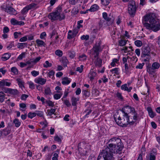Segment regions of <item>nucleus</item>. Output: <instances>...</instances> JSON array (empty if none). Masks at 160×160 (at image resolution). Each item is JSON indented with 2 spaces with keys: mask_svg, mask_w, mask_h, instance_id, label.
<instances>
[{
  "mask_svg": "<svg viewBox=\"0 0 160 160\" xmlns=\"http://www.w3.org/2000/svg\"><path fill=\"white\" fill-rule=\"evenodd\" d=\"M108 145L98 156L103 157H114V154L121 153L123 145L120 139L116 137L112 138L107 142Z\"/></svg>",
  "mask_w": 160,
  "mask_h": 160,
  "instance_id": "f257e3e1",
  "label": "nucleus"
},
{
  "mask_svg": "<svg viewBox=\"0 0 160 160\" xmlns=\"http://www.w3.org/2000/svg\"><path fill=\"white\" fill-rule=\"evenodd\" d=\"M142 21L144 26L147 29L154 32L160 29V22L154 13H150L144 15L142 18Z\"/></svg>",
  "mask_w": 160,
  "mask_h": 160,
  "instance_id": "f03ea898",
  "label": "nucleus"
},
{
  "mask_svg": "<svg viewBox=\"0 0 160 160\" xmlns=\"http://www.w3.org/2000/svg\"><path fill=\"white\" fill-rule=\"evenodd\" d=\"M126 109L129 110V113L130 114L129 116V124L133 125L136 123L139 119V116L137 111L134 107L129 106H127L125 107Z\"/></svg>",
  "mask_w": 160,
  "mask_h": 160,
  "instance_id": "7ed1b4c3",
  "label": "nucleus"
},
{
  "mask_svg": "<svg viewBox=\"0 0 160 160\" xmlns=\"http://www.w3.org/2000/svg\"><path fill=\"white\" fill-rule=\"evenodd\" d=\"M62 11V8L60 7H58L55 12L49 14L48 17L52 21L58 19L60 21L64 19L65 18V16L64 14H61Z\"/></svg>",
  "mask_w": 160,
  "mask_h": 160,
  "instance_id": "20e7f679",
  "label": "nucleus"
},
{
  "mask_svg": "<svg viewBox=\"0 0 160 160\" xmlns=\"http://www.w3.org/2000/svg\"><path fill=\"white\" fill-rule=\"evenodd\" d=\"M78 147L80 153L83 155H86L90 149V145L84 141L79 143Z\"/></svg>",
  "mask_w": 160,
  "mask_h": 160,
  "instance_id": "39448f33",
  "label": "nucleus"
},
{
  "mask_svg": "<svg viewBox=\"0 0 160 160\" xmlns=\"http://www.w3.org/2000/svg\"><path fill=\"white\" fill-rule=\"evenodd\" d=\"M128 12L131 16H133L135 14L137 8L135 2L134 0H131L129 2L128 5Z\"/></svg>",
  "mask_w": 160,
  "mask_h": 160,
  "instance_id": "423d86ee",
  "label": "nucleus"
},
{
  "mask_svg": "<svg viewBox=\"0 0 160 160\" xmlns=\"http://www.w3.org/2000/svg\"><path fill=\"white\" fill-rule=\"evenodd\" d=\"M102 49L100 43H96L91 51L92 55L94 56V57H96L98 56L99 53L102 51Z\"/></svg>",
  "mask_w": 160,
  "mask_h": 160,
  "instance_id": "0eeeda50",
  "label": "nucleus"
},
{
  "mask_svg": "<svg viewBox=\"0 0 160 160\" xmlns=\"http://www.w3.org/2000/svg\"><path fill=\"white\" fill-rule=\"evenodd\" d=\"M160 67V64L157 62L153 63L151 66L148 67L147 71L150 74H153L155 72V70L158 69Z\"/></svg>",
  "mask_w": 160,
  "mask_h": 160,
  "instance_id": "6e6552de",
  "label": "nucleus"
},
{
  "mask_svg": "<svg viewBox=\"0 0 160 160\" xmlns=\"http://www.w3.org/2000/svg\"><path fill=\"white\" fill-rule=\"evenodd\" d=\"M97 73L94 69V68H91L90 72L88 73V77L89 79V81L92 82L93 80L95 79L97 76Z\"/></svg>",
  "mask_w": 160,
  "mask_h": 160,
  "instance_id": "1a4fd4ad",
  "label": "nucleus"
},
{
  "mask_svg": "<svg viewBox=\"0 0 160 160\" xmlns=\"http://www.w3.org/2000/svg\"><path fill=\"white\" fill-rule=\"evenodd\" d=\"M114 119L117 124L119 126L123 127H127L125 124V121H124V120L123 119L122 117L121 118L119 116L117 118L114 117Z\"/></svg>",
  "mask_w": 160,
  "mask_h": 160,
  "instance_id": "9d476101",
  "label": "nucleus"
},
{
  "mask_svg": "<svg viewBox=\"0 0 160 160\" xmlns=\"http://www.w3.org/2000/svg\"><path fill=\"white\" fill-rule=\"evenodd\" d=\"M122 118L124 121H125V124L127 126L129 124V116L127 112H126L127 111H128V110L125 108L124 110H122Z\"/></svg>",
  "mask_w": 160,
  "mask_h": 160,
  "instance_id": "9b49d317",
  "label": "nucleus"
},
{
  "mask_svg": "<svg viewBox=\"0 0 160 160\" xmlns=\"http://www.w3.org/2000/svg\"><path fill=\"white\" fill-rule=\"evenodd\" d=\"M151 50L149 47H146L142 48L141 56L142 58H145L146 56H149Z\"/></svg>",
  "mask_w": 160,
  "mask_h": 160,
  "instance_id": "f8f14e48",
  "label": "nucleus"
},
{
  "mask_svg": "<svg viewBox=\"0 0 160 160\" xmlns=\"http://www.w3.org/2000/svg\"><path fill=\"white\" fill-rule=\"evenodd\" d=\"M121 50L124 53H127V55H132L133 53L132 52L134 51L133 49H132V47L131 46L129 47L125 46L121 49Z\"/></svg>",
  "mask_w": 160,
  "mask_h": 160,
  "instance_id": "ddd939ff",
  "label": "nucleus"
},
{
  "mask_svg": "<svg viewBox=\"0 0 160 160\" xmlns=\"http://www.w3.org/2000/svg\"><path fill=\"white\" fill-rule=\"evenodd\" d=\"M34 82L41 85H43L45 84L47 80L45 78H42L41 77H38L34 79Z\"/></svg>",
  "mask_w": 160,
  "mask_h": 160,
  "instance_id": "4468645a",
  "label": "nucleus"
},
{
  "mask_svg": "<svg viewBox=\"0 0 160 160\" xmlns=\"http://www.w3.org/2000/svg\"><path fill=\"white\" fill-rule=\"evenodd\" d=\"M10 22L13 25L22 26L25 24L24 22L22 21H19L14 18H12L11 19Z\"/></svg>",
  "mask_w": 160,
  "mask_h": 160,
  "instance_id": "2eb2a0df",
  "label": "nucleus"
},
{
  "mask_svg": "<svg viewBox=\"0 0 160 160\" xmlns=\"http://www.w3.org/2000/svg\"><path fill=\"white\" fill-rule=\"evenodd\" d=\"M93 60L94 63L96 67H100L102 66V60L98 57V56L96 57H94Z\"/></svg>",
  "mask_w": 160,
  "mask_h": 160,
  "instance_id": "dca6fc26",
  "label": "nucleus"
},
{
  "mask_svg": "<svg viewBox=\"0 0 160 160\" xmlns=\"http://www.w3.org/2000/svg\"><path fill=\"white\" fill-rule=\"evenodd\" d=\"M102 16L103 18L107 21L108 22V25H110L113 22V19L108 16V14L106 12H103L102 13Z\"/></svg>",
  "mask_w": 160,
  "mask_h": 160,
  "instance_id": "f3484780",
  "label": "nucleus"
},
{
  "mask_svg": "<svg viewBox=\"0 0 160 160\" xmlns=\"http://www.w3.org/2000/svg\"><path fill=\"white\" fill-rule=\"evenodd\" d=\"M147 110L148 112L149 116L151 118H153L156 116V114L154 112L151 107H148Z\"/></svg>",
  "mask_w": 160,
  "mask_h": 160,
  "instance_id": "a211bd4d",
  "label": "nucleus"
},
{
  "mask_svg": "<svg viewBox=\"0 0 160 160\" xmlns=\"http://www.w3.org/2000/svg\"><path fill=\"white\" fill-rule=\"evenodd\" d=\"M16 81L19 88L22 90L23 88H24V82L23 80L22 79L18 78L16 79Z\"/></svg>",
  "mask_w": 160,
  "mask_h": 160,
  "instance_id": "6ab92c4d",
  "label": "nucleus"
},
{
  "mask_svg": "<svg viewBox=\"0 0 160 160\" xmlns=\"http://www.w3.org/2000/svg\"><path fill=\"white\" fill-rule=\"evenodd\" d=\"M3 9L5 12L11 14H14L15 12V9L11 7H7L6 8H3Z\"/></svg>",
  "mask_w": 160,
  "mask_h": 160,
  "instance_id": "aec40b11",
  "label": "nucleus"
},
{
  "mask_svg": "<svg viewBox=\"0 0 160 160\" xmlns=\"http://www.w3.org/2000/svg\"><path fill=\"white\" fill-rule=\"evenodd\" d=\"M79 98L78 97H76L74 96H72L71 101L72 105L73 106H76L77 102L79 101Z\"/></svg>",
  "mask_w": 160,
  "mask_h": 160,
  "instance_id": "412c9836",
  "label": "nucleus"
},
{
  "mask_svg": "<svg viewBox=\"0 0 160 160\" xmlns=\"http://www.w3.org/2000/svg\"><path fill=\"white\" fill-rule=\"evenodd\" d=\"M71 80L68 78L65 77L63 78L62 79V83L63 85H68L71 82Z\"/></svg>",
  "mask_w": 160,
  "mask_h": 160,
  "instance_id": "4be33fe9",
  "label": "nucleus"
},
{
  "mask_svg": "<svg viewBox=\"0 0 160 160\" xmlns=\"http://www.w3.org/2000/svg\"><path fill=\"white\" fill-rule=\"evenodd\" d=\"M44 94L45 96H51L52 94V92L50 88L46 86L44 88Z\"/></svg>",
  "mask_w": 160,
  "mask_h": 160,
  "instance_id": "5701e85b",
  "label": "nucleus"
},
{
  "mask_svg": "<svg viewBox=\"0 0 160 160\" xmlns=\"http://www.w3.org/2000/svg\"><path fill=\"white\" fill-rule=\"evenodd\" d=\"M99 8V6L96 4H94L91 6L89 9H88V11H89L91 12H94L97 11Z\"/></svg>",
  "mask_w": 160,
  "mask_h": 160,
  "instance_id": "b1692460",
  "label": "nucleus"
},
{
  "mask_svg": "<svg viewBox=\"0 0 160 160\" xmlns=\"http://www.w3.org/2000/svg\"><path fill=\"white\" fill-rule=\"evenodd\" d=\"M114 157H103L101 156H98L97 160H114Z\"/></svg>",
  "mask_w": 160,
  "mask_h": 160,
  "instance_id": "393cba45",
  "label": "nucleus"
},
{
  "mask_svg": "<svg viewBox=\"0 0 160 160\" xmlns=\"http://www.w3.org/2000/svg\"><path fill=\"white\" fill-rule=\"evenodd\" d=\"M92 111V110L91 109V107H88L83 112V114H85V115L84 116V118H88V115L91 113Z\"/></svg>",
  "mask_w": 160,
  "mask_h": 160,
  "instance_id": "a878e982",
  "label": "nucleus"
},
{
  "mask_svg": "<svg viewBox=\"0 0 160 160\" xmlns=\"http://www.w3.org/2000/svg\"><path fill=\"white\" fill-rule=\"evenodd\" d=\"M11 83L9 82H6L4 80L0 81V87L6 86H10L11 85Z\"/></svg>",
  "mask_w": 160,
  "mask_h": 160,
  "instance_id": "bb28decb",
  "label": "nucleus"
},
{
  "mask_svg": "<svg viewBox=\"0 0 160 160\" xmlns=\"http://www.w3.org/2000/svg\"><path fill=\"white\" fill-rule=\"evenodd\" d=\"M57 92L59 93L55 94L53 96V98L55 100L60 99L62 95V93L60 91H57Z\"/></svg>",
  "mask_w": 160,
  "mask_h": 160,
  "instance_id": "cd10ccee",
  "label": "nucleus"
},
{
  "mask_svg": "<svg viewBox=\"0 0 160 160\" xmlns=\"http://www.w3.org/2000/svg\"><path fill=\"white\" fill-rule=\"evenodd\" d=\"M36 42L37 45L39 47L45 46V42L42 40L39 39H37L36 40Z\"/></svg>",
  "mask_w": 160,
  "mask_h": 160,
  "instance_id": "c85d7f7f",
  "label": "nucleus"
},
{
  "mask_svg": "<svg viewBox=\"0 0 160 160\" xmlns=\"http://www.w3.org/2000/svg\"><path fill=\"white\" fill-rule=\"evenodd\" d=\"M119 69L118 68H115L111 69L110 70V72H111L112 74H115L116 75H118L119 74Z\"/></svg>",
  "mask_w": 160,
  "mask_h": 160,
  "instance_id": "c756f323",
  "label": "nucleus"
},
{
  "mask_svg": "<svg viewBox=\"0 0 160 160\" xmlns=\"http://www.w3.org/2000/svg\"><path fill=\"white\" fill-rule=\"evenodd\" d=\"M64 66H66L67 64L68 63V61L66 57L63 56L60 61Z\"/></svg>",
  "mask_w": 160,
  "mask_h": 160,
  "instance_id": "7c9ffc66",
  "label": "nucleus"
},
{
  "mask_svg": "<svg viewBox=\"0 0 160 160\" xmlns=\"http://www.w3.org/2000/svg\"><path fill=\"white\" fill-rule=\"evenodd\" d=\"M13 122L16 128H18L21 125V122L17 118L14 119L13 120Z\"/></svg>",
  "mask_w": 160,
  "mask_h": 160,
  "instance_id": "2f4dec72",
  "label": "nucleus"
},
{
  "mask_svg": "<svg viewBox=\"0 0 160 160\" xmlns=\"http://www.w3.org/2000/svg\"><path fill=\"white\" fill-rule=\"evenodd\" d=\"M127 41L128 40H124L122 39H121L119 40L118 42V45L121 46H125L127 43Z\"/></svg>",
  "mask_w": 160,
  "mask_h": 160,
  "instance_id": "473e14b6",
  "label": "nucleus"
},
{
  "mask_svg": "<svg viewBox=\"0 0 160 160\" xmlns=\"http://www.w3.org/2000/svg\"><path fill=\"white\" fill-rule=\"evenodd\" d=\"M11 54L9 53H6L4 54L2 57L3 61H5L9 58L11 56Z\"/></svg>",
  "mask_w": 160,
  "mask_h": 160,
  "instance_id": "72a5a7b5",
  "label": "nucleus"
},
{
  "mask_svg": "<svg viewBox=\"0 0 160 160\" xmlns=\"http://www.w3.org/2000/svg\"><path fill=\"white\" fill-rule=\"evenodd\" d=\"M76 36L72 32V31L69 30L68 32V39H71L74 38Z\"/></svg>",
  "mask_w": 160,
  "mask_h": 160,
  "instance_id": "f704fd0d",
  "label": "nucleus"
},
{
  "mask_svg": "<svg viewBox=\"0 0 160 160\" xmlns=\"http://www.w3.org/2000/svg\"><path fill=\"white\" fill-rule=\"evenodd\" d=\"M11 71L13 73L12 75H16L18 73V71L16 67H13L11 68Z\"/></svg>",
  "mask_w": 160,
  "mask_h": 160,
  "instance_id": "c9c22d12",
  "label": "nucleus"
},
{
  "mask_svg": "<svg viewBox=\"0 0 160 160\" xmlns=\"http://www.w3.org/2000/svg\"><path fill=\"white\" fill-rule=\"evenodd\" d=\"M87 58V57L85 54H83L79 56L78 59L80 61H84Z\"/></svg>",
  "mask_w": 160,
  "mask_h": 160,
  "instance_id": "e433bc0d",
  "label": "nucleus"
},
{
  "mask_svg": "<svg viewBox=\"0 0 160 160\" xmlns=\"http://www.w3.org/2000/svg\"><path fill=\"white\" fill-rule=\"evenodd\" d=\"M18 93V90L16 89H10V91L9 94L14 95H17Z\"/></svg>",
  "mask_w": 160,
  "mask_h": 160,
  "instance_id": "4c0bfd02",
  "label": "nucleus"
},
{
  "mask_svg": "<svg viewBox=\"0 0 160 160\" xmlns=\"http://www.w3.org/2000/svg\"><path fill=\"white\" fill-rule=\"evenodd\" d=\"M27 45V44L26 43H19L18 44V48L22 49L25 47H26Z\"/></svg>",
  "mask_w": 160,
  "mask_h": 160,
  "instance_id": "58836bf2",
  "label": "nucleus"
},
{
  "mask_svg": "<svg viewBox=\"0 0 160 160\" xmlns=\"http://www.w3.org/2000/svg\"><path fill=\"white\" fill-rule=\"evenodd\" d=\"M19 107L22 109H20V110L22 111H24L26 110V105L24 103H21L19 104Z\"/></svg>",
  "mask_w": 160,
  "mask_h": 160,
  "instance_id": "ea45409f",
  "label": "nucleus"
},
{
  "mask_svg": "<svg viewBox=\"0 0 160 160\" xmlns=\"http://www.w3.org/2000/svg\"><path fill=\"white\" fill-rule=\"evenodd\" d=\"M36 116V114L35 112H29L28 115V118L32 119L34 117H35Z\"/></svg>",
  "mask_w": 160,
  "mask_h": 160,
  "instance_id": "a19ab883",
  "label": "nucleus"
},
{
  "mask_svg": "<svg viewBox=\"0 0 160 160\" xmlns=\"http://www.w3.org/2000/svg\"><path fill=\"white\" fill-rule=\"evenodd\" d=\"M55 111V109L52 108L50 110L48 109L47 110L48 114L49 116H51L54 113Z\"/></svg>",
  "mask_w": 160,
  "mask_h": 160,
  "instance_id": "79ce46f5",
  "label": "nucleus"
},
{
  "mask_svg": "<svg viewBox=\"0 0 160 160\" xmlns=\"http://www.w3.org/2000/svg\"><path fill=\"white\" fill-rule=\"evenodd\" d=\"M27 84L29 85V87L30 88L32 89L35 88V85L34 83L32 81H28L27 82Z\"/></svg>",
  "mask_w": 160,
  "mask_h": 160,
  "instance_id": "37998d69",
  "label": "nucleus"
},
{
  "mask_svg": "<svg viewBox=\"0 0 160 160\" xmlns=\"http://www.w3.org/2000/svg\"><path fill=\"white\" fill-rule=\"evenodd\" d=\"M111 0H101L102 4L104 6H108Z\"/></svg>",
  "mask_w": 160,
  "mask_h": 160,
  "instance_id": "c03bdc74",
  "label": "nucleus"
},
{
  "mask_svg": "<svg viewBox=\"0 0 160 160\" xmlns=\"http://www.w3.org/2000/svg\"><path fill=\"white\" fill-rule=\"evenodd\" d=\"M5 94L2 92H0V102H2L5 99Z\"/></svg>",
  "mask_w": 160,
  "mask_h": 160,
  "instance_id": "a18cd8bd",
  "label": "nucleus"
},
{
  "mask_svg": "<svg viewBox=\"0 0 160 160\" xmlns=\"http://www.w3.org/2000/svg\"><path fill=\"white\" fill-rule=\"evenodd\" d=\"M92 93L93 96H97L99 94V92L98 90L94 89L92 91Z\"/></svg>",
  "mask_w": 160,
  "mask_h": 160,
  "instance_id": "49530a36",
  "label": "nucleus"
},
{
  "mask_svg": "<svg viewBox=\"0 0 160 160\" xmlns=\"http://www.w3.org/2000/svg\"><path fill=\"white\" fill-rule=\"evenodd\" d=\"M134 44L136 46L138 47H141L142 45V42L139 40H137L134 42Z\"/></svg>",
  "mask_w": 160,
  "mask_h": 160,
  "instance_id": "de8ad7c7",
  "label": "nucleus"
},
{
  "mask_svg": "<svg viewBox=\"0 0 160 160\" xmlns=\"http://www.w3.org/2000/svg\"><path fill=\"white\" fill-rule=\"evenodd\" d=\"M62 101L63 102L64 104L67 107H69L71 105V103L68 100L63 99V100Z\"/></svg>",
  "mask_w": 160,
  "mask_h": 160,
  "instance_id": "09e8293b",
  "label": "nucleus"
},
{
  "mask_svg": "<svg viewBox=\"0 0 160 160\" xmlns=\"http://www.w3.org/2000/svg\"><path fill=\"white\" fill-rule=\"evenodd\" d=\"M118 59L117 58H114L112 59V62H111L110 65L112 67H114L116 66V63H118Z\"/></svg>",
  "mask_w": 160,
  "mask_h": 160,
  "instance_id": "8fccbe9b",
  "label": "nucleus"
},
{
  "mask_svg": "<svg viewBox=\"0 0 160 160\" xmlns=\"http://www.w3.org/2000/svg\"><path fill=\"white\" fill-rule=\"evenodd\" d=\"M69 3L72 5H75L78 3L81 2L82 0H69Z\"/></svg>",
  "mask_w": 160,
  "mask_h": 160,
  "instance_id": "3c124183",
  "label": "nucleus"
},
{
  "mask_svg": "<svg viewBox=\"0 0 160 160\" xmlns=\"http://www.w3.org/2000/svg\"><path fill=\"white\" fill-rule=\"evenodd\" d=\"M52 64L49 62L48 61H45V63L43 64V66L44 68H48V67H51L52 66Z\"/></svg>",
  "mask_w": 160,
  "mask_h": 160,
  "instance_id": "603ef678",
  "label": "nucleus"
},
{
  "mask_svg": "<svg viewBox=\"0 0 160 160\" xmlns=\"http://www.w3.org/2000/svg\"><path fill=\"white\" fill-rule=\"evenodd\" d=\"M147 4V0H140L139 7H142Z\"/></svg>",
  "mask_w": 160,
  "mask_h": 160,
  "instance_id": "864d4df0",
  "label": "nucleus"
},
{
  "mask_svg": "<svg viewBox=\"0 0 160 160\" xmlns=\"http://www.w3.org/2000/svg\"><path fill=\"white\" fill-rule=\"evenodd\" d=\"M55 73V72L54 71L51 70L48 73V76L50 78L52 79L54 77Z\"/></svg>",
  "mask_w": 160,
  "mask_h": 160,
  "instance_id": "5fc2aeb1",
  "label": "nucleus"
},
{
  "mask_svg": "<svg viewBox=\"0 0 160 160\" xmlns=\"http://www.w3.org/2000/svg\"><path fill=\"white\" fill-rule=\"evenodd\" d=\"M36 112L35 113L36 114V115L41 117H43L44 118L43 113L42 111H36Z\"/></svg>",
  "mask_w": 160,
  "mask_h": 160,
  "instance_id": "6e6d98bb",
  "label": "nucleus"
},
{
  "mask_svg": "<svg viewBox=\"0 0 160 160\" xmlns=\"http://www.w3.org/2000/svg\"><path fill=\"white\" fill-rule=\"evenodd\" d=\"M36 6V4L35 3H32L28 5H27V7L29 9H33L35 8Z\"/></svg>",
  "mask_w": 160,
  "mask_h": 160,
  "instance_id": "4d7b16f0",
  "label": "nucleus"
},
{
  "mask_svg": "<svg viewBox=\"0 0 160 160\" xmlns=\"http://www.w3.org/2000/svg\"><path fill=\"white\" fill-rule=\"evenodd\" d=\"M29 10V9H28V8L27 6L22 9L21 11V13L22 14H25V13H27Z\"/></svg>",
  "mask_w": 160,
  "mask_h": 160,
  "instance_id": "13d9d810",
  "label": "nucleus"
},
{
  "mask_svg": "<svg viewBox=\"0 0 160 160\" xmlns=\"http://www.w3.org/2000/svg\"><path fill=\"white\" fill-rule=\"evenodd\" d=\"M46 102L49 107H53L54 106V102L51 100L47 101Z\"/></svg>",
  "mask_w": 160,
  "mask_h": 160,
  "instance_id": "bf43d9fd",
  "label": "nucleus"
},
{
  "mask_svg": "<svg viewBox=\"0 0 160 160\" xmlns=\"http://www.w3.org/2000/svg\"><path fill=\"white\" fill-rule=\"evenodd\" d=\"M55 53L57 55L61 57L62 55V52L60 50H58L55 51Z\"/></svg>",
  "mask_w": 160,
  "mask_h": 160,
  "instance_id": "052dcab7",
  "label": "nucleus"
},
{
  "mask_svg": "<svg viewBox=\"0 0 160 160\" xmlns=\"http://www.w3.org/2000/svg\"><path fill=\"white\" fill-rule=\"evenodd\" d=\"M31 74L33 77H35L39 75V72L38 71L34 70L31 72Z\"/></svg>",
  "mask_w": 160,
  "mask_h": 160,
  "instance_id": "680f3d73",
  "label": "nucleus"
},
{
  "mask_svg": "<svg viewBox=\"0 0 160 160\" xmlns=\"http://www.w3.org/2000/svg\"><path fill=\"white\" fill-rule=\"evenodd\" d=\"M145 64L144 62L141 63H139L138 65L136 66V68L137 69H142Z\"/></svg>",
  "mask_w": 160,
  "mask_h": 160,
  "instance_id": "e2e57ef3",
  "label": "nucleus"
},
{
  "mask_svg": "<svg viewBox=\"0 0 160 160\" xmlns=\"http://www.w3.org/2000/svg\"><path fill=\"white\" fill-rule=\"evenodd\" d=\"M81 39L82 40H87L89 39V36L88 35H83L81 37Z\"/></svg>",
  "mask_w": 160,
  "mask_h": 160,
  "instance_id": "0e129e2a",
  "label": "nucleus"
},
{
  "mask_svg": "<svg viewBox=\"0 0 160 160\" xmlns=\"http://www.w3.org/2000/svg\"><path fill=\"white\" fill-rule=\"evenodd\" d=\"M83 66L81 65L80 67H78L77 68V71H78L80 73H81L83 69Z\"/></svg>",
  "mask_w": 160,
  "mask_h": 160,
  "instance_id": "69168bd1",
  "label": "nucleus"
},
{
  "mask_svg": "<svg viewBox=\"0 0 160 160\" xmlns=\"http://www.w3.org/2000/svg\"><path fill=\"white\" fill-rule=\"evenodd\" d=\"M54 140L55 141L59 143H61V139L58 135H56L54 137Z\"/></svg>",
  "mask_w": 160,
  "mask_h": 160,
  "instance_id": "338daca9",
  "label": "nucleus"
},
{
  "mask_svg": "<svg viewBox=\"0 0 160 160\" xmlns=\"http://www.w3.org/2000/svg\"><path fill=\"white\" fill-rule=\"evenodd\" d=\"M25 56V52H22L18 56V59L19 60H22Z\"/></svg>",
  "mask_w": 160,
  "mask_h": 160,
  "instance_id": "774afa93",
  "label": "nucleus"
}]
</instances>
